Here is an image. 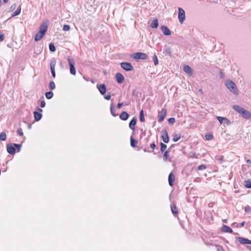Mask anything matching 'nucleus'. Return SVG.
I'll use <instances>...</instances> for the list:
<instances>
[{"label": "nucleus", "mask_w": 251, "mask_h": 251, "mask_svg": "<svg viewBox=\"0 0 251 251\" xmlns=\"http://www.w3.org/2000/svg\"><path fill=\"white\" fill-rule=\"evenodd\" d=\"M48 29V25L44 23L40 26L39 31L35 35L34 40L37 42L40 41L44 36Z\"/></svg>", "instance_id": "nucleus-1"}, {"label": "nucleus", "mask_w": 251, "mask_h": 251, "mask_svg": "<svg viewBox=\"0 0 251 251\" xmlns=\"http://www.w3.org/2000/svg\"><path fill=\"white\" fill-rule=\"evenodd\" d=\"M225 85L226 87L234 94H238V91L235 84L231 80H227L225 81Z\"/></svg>", "instance_id": "nucleus-2"}, {"label": "nucleus", "mask_w": 251, "mask_h": 251, "mask_svg": "<svg viewBox=\"0 0 251 251\" xmlns=\"http://www.w3.org/2000/svg\"><path fill=\"white\" fill-rule=\"evenodd\" d=\"M68 62L70 67V73L72 75H75L76 74V71L74 66L75 62L73 61V59L70 58L69 57H68Z\"/></svg>", "instance_id": "nucleus-3"}, {"label": "nucleus", "mask_w": 251, "mask_h": 251, "mask_svg": "<svg viewBox=\"0 0 251 251\" xmlns=\"http://www.w3.org/2000/svg\"><path fill=\"white\" fill-rule=\"evenodd\" d=\"M131 57L135 59H146L148 56L146 53L142 52L134 53Z\"/></svg>", "instance_id": "nucleus-4"}, {"label": "nucleus", "mask_w": 251, "mask_h": 251, "mask_svg": "<svg viewBox=\"0 0 251 251\" xmlns=\"http://www.w3.org/2000/svg\"><path fill=\"white\" fill-rule=\"evenodd\" d=\"M178 18L180 23H182L185 19V14L184 10L181 8L179 7Z\"/></svg>", "instance_id": "nucleus-5"}, {"label": "nucleus", "mask_w": 251, "mask_h": 251, "mask_svg": "<svg viewBox=\"0 0 251 251\" xmlns=\"http://www.w3.org/2000/svg\"><path fill=\"white\" fill-rule=\"evenodd\" d=\"M121 67L126 71H131L133 69L131 64L128 62H122Z\"/></svg>", "instance_id": "nucleus-6"}, {"label": "nucleus", "mask_w": 251, "mask_h": 251, "mask_svg": "<svg viewBox=\"0 0 251 251\" xmlns=\"http://www.w3.org/2000/svg\"><path fill=\"white\" fill-rule=\"evenodd\" d=\"M56 60L54 59H53L50 62V64L51 73L52 76L54 78L55 77V66L56 65Z\"/></svg>", "instance_id": "nucleus-7"}, {"label": "nucleus", "mask_w": 251, "mask_h": 251, "mask_svg": "<svg viewBox=\"0 0 251 251\" xmlns=\"http://www.w3.org/2000/svg\"><path fill=\"white\" fill-rule=\"evenodd\" d=\"M162 139L163 141V142L165 143H168L169 141V138L168 136V134L166 130H162Z\"/></svg>", "instance_id": "nucleus-8"}, {"label": "nucleus", "mask_w": 251, "mask_h": 251, "mask_svg": "<svg viewBox=\"0 0 251 251\" xmlns=\"http://www.w3.org/2000/svg\"><path fill=\"white\" fill-rule=\"evenodd\" d=\"M217 119L221 124L228 125L230 124L229 120L226 118L218 116Z\"/></svg>", "instance_id": "nucleus-9"}, {"label": "nucleus", "mask_w": 251, "mask_h": 251, "mask_svg": "<svg viewBox=\"0 0 251 251\" xmlns=\"http://www.w3.org/2000/svg\"><path fill=\"white\" fill-rule=\"evenodd\" d=\"M237 241L240 243L242 244H251V241L248 239L243 238L240 237H238L237 238Z\"/></svg>", "instance_id": "nucleus-10"}, {"label": "nucleus", "mask_w": 251, "mask_h": 251, "mask_svg": "<svg viewBox=\"0 0 251 251\" xmlns=\"http://www.w3.org/2000/svg\"><path fill=\"white\" fill-rule=\"evenodd\" d=\"M166 114H167L166 110L165 109H162L158 116V121L159 122L162 121L164 120L165 117L166 116Z\"/></svg>", "instance_id": "nucleus-11"}, {"label": "nucleus", "mask_w": 251, "mask_h": 251, "mask_svg": "<svg viewBox=\"0 0 251 251\" xmlns=\"http://www.w3.org/2000/svg\"><path fill=\"white\" fill-rule=\"evenodd\" d=\"M116 79L118 83H121L124 80L125 78L122 74L118 73L116 75Z\"/></svg>", "instance_id": "nucleus-12"}, {"label": "nucleus", "mask_w": 251, "mask_h": 251, "mask_svg": "<svg viewBox=\"0 0 251 251\" xmlns=\"http://www.w3.org/2000/svg\"><path fill=\"white\" fill-rule=\"evenodd\" d=\"M161 29L165 35H170L171 34L170 29L165 25H162L161 26Z\"/></svg>", "instance_id": "nucleus-13"}, {"label": "nucleus", "mask_w": 251, "mask_h": 251, "mask_svg": "<svg viewBox=\"0 0 251 251\" xmlns=\"http://www.w3.org/2000/svg\"><path fill=\"white\" fill-rule=\"evenodd\" d=\"M137 122V119L135 117H133L132 119L130 121L129 124V127L132 129L134 130L135 129V126L136 125Z\"/></svg>", "instance_id": "nucleus-14"}, {"label": "nucleus", "mask_w": 251, "mask_h": 251, "mask_svg": "<svg viewBox=\"0 0 251 251\" xmlns=\"http://www.w3.org/2000/svg\"><path fill=\"white\" fill-rule=\"evenodd\" d=\"M98 89L101 95H104L106 91V86L104 84H100L98 86Z\"/></svg>", "instance_id": "nucleus-15"}, {"label": "nucleus", "mask_w": 251, "mask_h": 251, "mask_svg": "<svg viewBox=\"0 0 251 251\" xmlns=\"http://www.w3.org/2000/svg\"><path fill=\"white\" fill-rule=\"evenodd\" d=\"M241 115L245 119H250L251 118V113L246 109H244Z\"/></svg>", "instance_id": "nucleus-16"}, {"label": "nucleus", "mask_w": 251, "mask_h": 251, "mask_svg": "<svg viewBox=\"0 0 251 251\" xmlns=\"http://www.w3.org/2000/svg\"><path fill=\"white\" fill-rule=\"evenodd\" d=\"M175 180V176L173 173H170L169 175L168 180L170 186H172Z\"/></svg>", "instance_id": "nucleus-17"}, {"label": "nucleus", "mask_w": 251, "mask_h": 251, "mask_svg": "<svg viewBox=\"0 0 251 251\" xmlns=\"http://www.w3.org/2000/svg\"><path fill=\"white\" fill-rule=\"evenodd\" d=\"M7 151L9 154H13L15 152V148L11 145L8 144L7 145Z\"/></svg>", "instance_id": "nucleus-18"}, {"label": "nucleus", "mask_w": 251, "mask_h": 251, "mask_svg": "<svg viewBox=\"0 0 251 251\" xmlns=\"http://www.w3.org/2000/svg\"><path fill=\"white\" fill-rule=\"evenodd\" d=\"M183 70L185 73L189 75H191L193 74L192 69L188 65H184L183 66Z\"/></svg>", "instance_id": "nucleus-19"}, {"label": "nucleus", "mask_w": 251, "mask_h": 251, "mask_svg": "<svg viewBox=\"0 0 251 251\" xmlns=\"http://www.w3.org/2000/svg\"><path fill=\"white\" fill-rule=\"evenodd\" d=\"M232 107L235 111H236L237 112H238V113H239L241 114H242L243 111L245 109L243 108H242L237 105H234L232 106Z\"/></svg>", "instance_id": "nucleus-20"}, {"label": "nucleus", "mask_w": 251, "mask_h": 251, "mask_svg": "<svg viewBox=\"0 0 251 251\" xmlns=\"http://www.w3.org/2000/svg\"><path fill=\"white\" fill-rule=\"evenodd\" d=\"M129 117L128 114L125 111H124L122 113V114L120 115V118L124 121L126 120Z\"/></svg>", "instance_id": "nucleus-21"}, {"label": "nucleus", "mask_w": 251, "mask_h": 251, "mask_svg": "<svg viewBox=\"0 0 251 251\" xmlns=\"http://www.w3.org/2000/svg\"><path fill=\"white\" fill-rule=\"evenodd\" d=\"M222 230L223 232L229 233H232L233 231L232 229L230 227L226 225H224L223 226Z\"/></svg>", "instance_id": "nucleus-22"}, {"label": "nucleus", "mask_w": 251, "mask_h": 251, "mask_svg": "<svg viewBox=\"0 0 251 251\" xmlns=\"http://www.w3.org/2000/svg\"><path fill=\"white\" fill-rule=\"evenodd\" d=\"M34 118H35V120L36 121H39L41 118H42V114L38 112H36V111H35L34 112Z\"/></svg>", "instance_id": "nucleus-23"}, {"label": "nucleus", "mask_w": 251, "mask_h": 251, "mask_svg": "<svg viewBox=\"0 0 251 251\" xmlns=\"http://www.w3.org/2000/svg\"><path fill=\"white\" fill-rule=\"evenodd\" d=\"M158 25V20L156 19L153 20L150 25L151 27L153 28H157Z\"/></svg>", "instance_id": "nucleus-24"}, {"label": "nucleus", "mask_w": 251, "mask_h": 251, "mask_svg": "<svg viewBox=\"0 0 251 251\" xmlns=\"http://www.w3.org/2000/svg\"><path fill=\"white\" fill-rule=\"evenodd\" d=\"M171 211L174 214H176L178 213L175 204H172L171 205Z\"/></svg>", "instance_id": "nucleus-25"}, {"label": "nucleus", "mask_w": 251, "mask_h": 251, "mask_svg": "<svg viewBox=\"0 0 251 251\" xmlns=\"http://www.w3.org/2000/svg\"><path fill=\"white\" fill-rule=\"evenodd\" d=\"M138 142L134 139L132 137H130V145L132 147H136Z\"/></svg>", "instance_id": "nucleus-26"}, {"label": "nucleus", "mask_w": 251, "mask_h": 251, "mask_svg": "<svg viewBox=\"0 0 251 251\" xmlns=\"http://www.w3.org/2000/svg\"><path fill=\"white\" fill-rule=\"evenodd\" d=\"M113 104H111L110 106L111 113L113 116L116 117L117 116V114L116 113V110L113 108Z\"/></svg>", "instance_id": "nucleus-27"}, {"label": "nucleus", "mask_w": 251, "mask_h": 251, "mask_svg": "<svg viewBox=\"0 0 251 251\" xmlns=\"http://www.w3.org/2000/svg\"><path fill=\"white\" fill-rule=\"evenodd\" d=\"M181 137V135L179 134H176L174 135L173 140L174 142L177 141Z\"/></svg>", "instance_id": "nucleus-28"}, {"label": "nucleus", "mask_w": 251, "mask_h": 251, "mask_svg": "<svg viewBox=\"0 0 251 251\" xmlns=\"http://www.w3.org/2000/svg\"><path fill=\"white\" fill-rule=\"evenodd\" d=\"M46 97L48 99H50L53 97V94L51 91L47 92L45 94Z\"/></svg>", "instance_id": "nucleus-29"}, {"label": "nucleus", "mask_w": 251, "mask_h": 251, "mask_svg": "<svg viewBox=\"0 0 251 251\" xmlns=\"http://www.w3.org/2000/svg\"><path fill=\"white\" fill-rule=\"evenodd\" d=\"M139 119L142 122L145 121L144 112L143 110H142L140 112Z\"/></svg>", "instance_id": "nucleus-30"}, {"label": "nucleus", "mask_w": 251, "mask_h": 251, "mask_svg": "<svg viewBox=\"0 0 251 251\" xmlns=\"http://www.w3.org/2000/svg\"><path fill=\"white\" fill-rule=\"evenodd\" d=\"M6 135L5 132H1L0 134V140L1 141H5L6 139Z\"/></svg>", "instance_id": "nucleus-31"}, {"label": "nucleus", "mask_w": 251, "mask_h": 251, "mask_svg": "<svg viewBox=\"0 0 251 251\" xmlns=\"http://www.w3.org/2000/svg\"><path fill=\"white\" fill-rule=\"evenodd\" d=\"M49 49L50 50V51L54 52L55 51V47L54 46L53 43H50L49 45Z\"/></svg>", "instance_id": "nucleus-32"}, {"label": "nucleus", "mask_w": 251, "mask_h": 251, "mask_svg": "<svg viewBox=\"0 0 251 251\" xmlns=\"http://www.w3.org/2000/svg\"><path fill=\"white\" fill-rule=\"evenodd\" d=\"M165 52L167 53L168 54H170L171 53V48L167 46H165Z\"/></svg>", "instance_id": "nucleus-33"}, {"label": "nucleus", "mask_w": 251, "mask_h": 251, "mask_svg": "<svg viewBox=\"0 0 251 251\" xmlns=\"http://www.w3.org/2000/svg\"><path fill=\"white\" fill-rule=\"evenodd\" d=\"M21 12V8L19 7L16 11H15L12 15V17H14L17 15H18Z\"/></svg>", "instance_id": "nucleus-34"}, {"label": "nucleus", "mask_w": 251, "mask_h": 251, "mask_svg": "<svg viewBox=\"0 0 251 251\" xmlns=\"http://www.w3.org/2000/svg\"><path fill=\"white\" fill-rule=\"evenodd\" d=\"M49 87L51 90H54L55 89V85L53 81H51L50 82Z\"/></svg>", "instance_id": "nucleus-35"}, {"label": "nucleus", "mask_w": 251, "mask_h": 251, "mask_svg": "<svg viewBox=\"0 0 251 251\" xmlns=\"http://www.w3.org/2000/svg\"><path fill=\"white\" fill-rule=\"evenodd\" d=\"M152 59L153 60L154 64L155 65H156L157 64H158V61L157 56L155 54H154V56H153Z\"/></svg>", "instance_id": "nucleus-36"}, {"label": "nucleus", "mask_w": 251, "mask_h": 251, "mask_svg": "<svg viewBox=\"0 0 251 251\" xmlns=\"http://www.w3.org/2000/svg\"><path fill=\"white\" fill-rule=\"evenodd\" d=\"M160 145H161V151L162 152H163L166 149L167 146L165 144H163L162 143H161L160 144Z\"/></svg>", "instance_id": "nucleus-37"}, {"label": "nucleus", "mask_w": 251, "mask_h": 251, "mask_svg": "<svg viewBox=\"0 0 251 251\" xmlns=\"http://www.w3.org/2000/svg\"><path fill=\"white\" fill-rule=\"evenodd\" d=\"M245 186L247 188H251V181H245Z\"/></svg>", "instance_id": "nucleus-38"}, {"label": "nucleus", "mask_w": 251, "mask_h": 251, "mask_svg": "<svg viewBox=\"0 0 251 251\" xmlns=\"http://www.w3.org/2000/svg\"><path fill=\"white\" fill-rule=\"evenodd\" d=\"M205 138L207 140H211L213 139V135L210 134H206L205 135Z\"/></svg>", "instance_id": "nucleus-39"}, {"label": "nucleus", "mask_w": 251, "mask_h": 251, "mask_svg": "<svg viewBox=\"0 0 251 251\" xmlns=\"http://www.w3.org/2000/svg\"><path fill=\"white\" fill-rule=\"evenodd\" d=\"M168 155H169V151H166L164 152V155H163V159L164 160H166L167 159Z\"/></svg>", "instance_id": "nucleus-40"}, {"label": "nucleus", "mask_w": 251, "mask_h": 251, "mask_svg": "<svg viewBox=\"0 0 251 251\" xmlns=\"http://www.w3.org/2000/svg\"><path fill=\"white\" fill-rule=\"evenodd\" d=\"M216 159L217 160H218L220 163H222L224 160V158H223V156H217L216 157Z\"/></svg>", "instance_id": "nucleus-41"}, {"label": "nucleus", "mask_w": 251, "mask_h": 251, "mask_svg": "<svg viewBox=\"0 0 251 251\" xmlns=\"http://www.w3.org/2000/svg\"><path fill=\"white\" fill-rule=\"evenodd\" d=\"M70 28V26H69V25H64L63 26V30L64 31H68V30H69Z\"/></svg>", "instance_id": "nucleus-42"}, {"label": "nucleus", "mask_w": 251, "mask_h": 251, "mask_svg": "<svg viewBox=\"0 0 251 251\" xmlns=\"http://www.w3.org/2000/svg\"><path fill=\"white\" fill-rule=\"evenodd\" d=\"M17 132L20 136H23L24 135V133L22 131V129L21 128H18Z\"/></svg>", "instance_id": "nucleus-43"}, {"label": "nucleus", "mask_w": 251, "mask_h": 251, "mask_svg": "<svg viewBox=\"0 0 251 251\" xmlns=\"http://www.w3.org/2000/svg\"><path fill=\"white\" fill-rule=\"evenodd\" d=\"M206 168V166L205 165H201L199 166L198 170H202Z\"/></svg>", "instance_id": "nucleus-44"}, {"label": "nucleus", "mask_w": 251, "mask_h": 251, "mask_svg": "<svg viewBox=\"0 0 251 251\" xmlns=\"http://www.w3.org/2000/svg\"><path fill=\"white\" fill-rule=\"evenodd\" d=\"M168 122L170 124H173L175 122V119L174 118H170L168 119Z\"/></svg>", "instance_id": "nucleus-45"}, {"label": "nucleus", "mask_w": 251, "mask_h": 251, "mask_svg": "<svg viewBox=\"0 0 251 251\" xmlns=\"http://www.w3.org/2000/svg\"><path fill=\"white\" fill-rule=\"evenodd\" d=\"M45 105H46V102H45V100H44L41 101L40 106L42 108H43L45 107Z\"/></svg>", "instance_id": "nucleus-46"}, {"label": "nucleus", "mask_w": 251, "mask_h": 251, "mask_svg": "<svg viewBox=\"0 0 251 251\" xmlns=\"http://www.w3.org/2000/svg\"><path fill=\"white\" fill-rule=\"evenodd\" d=\"M14 146L17 148L19 149V151L20 150V148L21 147V145L17 144H14Z\"/></svg>", "instance_id": "nucleus-47"}, {"label": "nucleus", "mask_w": 251, "mask_h": 251, "mask_svg": "<svg viewBox=\"0 0 251 251\" xmlns=\"http://www.w3.org/2000/svg\"><path fill=\"white\" fill-rule=\"evenodd\" d=\"M16 4H13V5L11 6V7H10V10H12V11L14 10V9L16 8Z\"/></svg>", "instance_id": "nucleus-48"}, {"label": "nucleus", "mask_w": 251, "mask_h": 251, "mask_svg": "<svg viewBox=\"0 0 251 251\" xmlns=\"http://www.w3.org/2000/svg\"><path fill=\"white\" fill-rule=\"evenodd\" d=\"M124 104V102H122V103H119L118 104H117V108H120L121 107V106L122 105H123Z\"/></svg>", "instance_id": "nucleus-49"}, {"label": "nucleus", "mask_w": 251, "mask_h": 251, "mask_svg": "<svg viewBox=\"0 0 251 251\" xmlns=\"http://www.w3.org/2000/svg\"><path fill=\"white\" fill-rule=\"evenodd\" d=\"M251 208L249 206L245 207V210L246 212L250 211L251 210Z\"/></svg>", "instance_id": "nucleus-50"}, {"label": "nucleus", "mask_w": 251, "mask_h": 251, "mask_svg": "<svg viewBox=\"0 0 251 251\" xmlns=\"http://www.w3.org/2000/svg\"><path fill=\"white\" fill-rule=\"evenodd\" d=\"M4 39V35L0 34V41H3Z\"/></svg>", "instance_id": "nucleus-51"}, {"label": "nucleus", "mask_w": 251, "mask_h": 251, "mask_svg": "<svg viewBox=\"0 0 251 251\" xmlns=\"http://www.w3.org/2000/svg\"><path fill=\"white\" fill-rule=\"evenodd\" d=\"M150 147H151V149H155V147H156V145H155V144L152 143V144H151V145Z\"/></svg>", "instance_id": "nucleus-52"}, {"label": "nucleus", "mask_w": 251, "mask_h": 251, "mask_svg": "<svg viewBox=\"0 0 251 251\" xmlns=\"http://www.w3.org/2000/svg\"><path fill=\"white\" fill-rule=\"evenodd\" d=\"M104 98L107 100H110L111 99V96L110 95H107L104 97Z\"/></svg>", "instance_id": "nucleus-53"}, {"label": "nucleus", "mask_w": 251, "mask_h": 251, "mask_svg": "<svg viewBox=\"0 0 251 251\" xmlns=\"http://www.w3.org/2000/svg\"><path fill=\"white\" fill-rule=\"evenodd\" d=\"M218 251H223V248L222 247H219L218 249Z\"/></svg>", "instance_id": "nucleus-54"}, {"label": "nucleus", "mask_w": 251, "mask_h": 251, "mask_svg": "<svg viewBox=\"0 0 251 251\" xmlns=\"http://www.w3.org/2000/svg\"><path fill=\"white\" fill-rule=\"evenodd\" d=\"M245 223V222H243L241 224L240 227H242V226H244Z\"/></svg>", "instance_id": "nucleus-55"}, {"label": "nucleus", "mask_w": 251, "mask_h": 251, "mask_svg": "<svg viewBox=\"0 0 251 251\" xmlns=\"http://www.w3.org/2000/svg\"><path fill=\"white\" fill-rule=\"evenodd\" d=\"M4 2V3H7L8 1V0H2Z\"/></svg>", "instance_id": "nucleus-56"}, {"label": "nucleus", "mask_w": 251, "mask_h": 251, "mask_svg": "<svg viewBox=\"0 0 251 251\" xmlns=\"http://www.w3.org/2000/svg\"><path fill=\"white\" fill-rule=\"evenodd\" d=\"M247 162L248 163H251V161H250L249 159H248V160H247Z\"/></svg>", "instance_id": "nucleus-57"}, {"label": "nucleus", "mask_w": 251, "mask_h": 251, "mask_svg": "<svg viewBox=\"0 0 251 251\" xmlns=\"http://www.w3.org/2000/svg\"><path fill=\"white\" fill-rule=\"evenodd\" d=\"M38 110L40 111V112H42L43 111V110L40 109V108H38Z\"/></svg>", "instance_id": "nucleus-58"}, {"label": "nucleus", "mask_w": 251, "mask_h": 251, "mask_svg": "<svg viewBox=\"0 0 251 251\" xmlns=\"http://www.w3.org/2000/svg\"><path fill=\"white\" fill-rule=\"evenodd\" d=\"M127 105V103H124V104H123V105Z\"/></svg>", "instance_id": "nucleus-59"}, {"label": "nucleus", "mask_w": 251, "mask_h": 251, "mask_svg": "<svg viewBox=\"0 0 251 251\" xmlns=\"http://www.w3.org/2000/svg\"><path fill=\"white\" fill-rule=\"evenodd\" d=\"M30 126H30H30H28V128H30Z\"/></svg>", "instance_id": "nucleus-60"}, {"label": "nucleus", "mask_w": 251, "mask_h": 251, "mask_svg": "<svg viewBox=\"0 0 251 251\" xmlns=\"http://www.w3.org/2000/svg\"><path fill=\"white\" fill-rule=\"evenodd\" d=\"M250 249H251V247H250Z\"/></svg>", "instance_id": "nucleus-61"}]
</instances>
